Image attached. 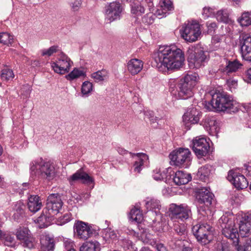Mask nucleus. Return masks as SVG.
I'll return each instance as SVG.
<instances>
[{"label": "nucleus", "instance_id": "nucleus-6", "mask_svg": "<svg viewBox=\"0 0 251 251\" xmlns=\"http://www.w3.org/2000/svg\"><path fill=\"white\" fill-rule=\"evenodd\" d=\"M212 229L209 224L203 223L194 226L192 230L198 241L202 245H206L212 240Z\"/></svg>", "mask_w": 251, "mask_h": 251}, {"label": "nucleus", "instance_id": "nucleus-18", "mask_svg": "<svg viewBox=\"0 0 251 251\" xmlns=\"http://www.w3.org/2000/svg\"><path fill=\"white\" fill-rule=\"evenodd\" d=\"M228 179L238 189L246 188L248 186L246 178L240 173L230 171L228 172Z\"/></svg>", "mask_w": 251, "mask_h": 251}, {"label": "nucleus", "instance_id": "nucleus-57", "mask_svg": "<svg viewBox=\"0 0 251 251\" xmlns=\"http://www.w3.org/2000/svg\"><path fill=\"white\" fill-rule=\"evenodd\" d=\"M82 4L81 0H74L71 3V8L73 11H78Z\"/></svg>", "mask_w": 251, "mask_h": 251}, {"label": "nucleus", "instance_id": "nucleus-22", "mask_svg": "<svg viewBox=\"0 0 251 251\" xmlns=\"http://www.w3.org/2000/svg\"><path fill=\"white\" fill-rule=\"evenodd\" d=\"M172 176H173V179L174 183L177 185L187 184L192 179L190 174L181 171H178L175 173L173 172Z\"/></svg>", "mask_w": 251, "mask_h": 251}, {"label": "nucleus", "instance_id": "nucleus-36", "mask_svg": "<svg viewBox=\"0 0 251 251\" xmlns=\"http://www.w3.org/2000/svg\"><path fill=\"white\" fill-rule=\"evenodd\" d=\"M162 10H157L156 14L158 15H162L164 13L163 10L172 11L174 9L173 2L171 0H162L161 2Z\"/></svg>", "mask_w": 251, "mask_h": 251}, {"label": "nucleus", "instance_id": "nucleus-61", "mask_svg": "<svg viewBox=\"0 0 251 251\" xmlns=\"http://www.w3.org/2000/svg\"><path fill=\"white\" fill-rule=\"evenodd\" d=\"M160 173V170H155L154 171V174L153 175V177L156 180H161L162 176H161Z\"/></svg>", "mask_w": 251, "mask_h": 251}, {"label": "nucleus", "instance_id": "nucleus-56", "mask_svg": "<svg viewBox=\"0 0 251 251\" xmlns=\"http://www.w3.org/2000/svg\"><path fill=\"white\" fill-rule=\"evenodd\" d=\"M216 251H232L230 245L227 244L218 243Z\"/></svg>", "mask_w": 251, "mask_h": 251}, {"label": "nucleus", "instance_id": "nucleus-54", "mask_svg": "<svg viewBox=\"0 0 251 251\" xmlns=\"http://www.w3.org/2000/svg\"><path fill=\"white\" fill-rule=\"evenodd\" d=\"M71 219L72 214L70 213H66L63 216L59 218V222L61 225L70 222Z\"/></svg>", "mask_w": 251, "mask_h": 251}, {"label": "nucleus", "instance_id": "nucleus-10", "mask_svg": "<svg viewBox=\"0 0 251 251\" xmlns=\"http://www.w3.org/2000/svg\"><path fill=\"white\" fill-rule=\"evenodd\" d=\"M181 36L186 41L193 42L198 40L201 34L200 24L196 22L188 23L181 30Z\"/></svg>", "mask_w": 251, "mask_h": 251}, {"label": "nucleus", "instance_id": "nucleus-45", "mask_svg": "<svg viewBox=\"0 0 251 251\" xmlns=\"http://www.w3.org/2000/svg\"><path fill=\"white\" fill-rule=\"evenodd\" d=\"M145 115L150 120L151 124H153V127L157 128L158 127V122L160 119L154 116L153 111H146L145 112Z\"/></svg>", "mask_w": 251, "mask_h": 251}, {"label": "nucleus", "instance_id": "nucleus-4", "mask_svg": "<svg viewBox=\"0 0 251 251\" xmlns=\"http://www.w3.org/2000/svg\"><path fill=\"white\" fill-rule=\"evenodd\" d=\"M211 104L218 111L235 113L238 110L235 101L225 93H218L212 96Z\"/></svg>", "mask_w": 251, "mask_h": 251}, {"label": "nucleus", "instance_id": "nucleus-9", "mask_svg": "<svg viewBox=\"0 0 251 251\" xmlns=\"http://www.w3.org/2000/svg\"><path fill=\"white\" fill-rule=\"evenodd\" d=\"M169 216L172 218L180 219L184 221L191 218L192 212L191 208L186 204L183 203L177 205L172 203L169 208Z\"/></svg>", "mask_w": 251, "mask_h": 251}, {"label": "nucleus", "instance_id": "nucleus-42", "mask_svg": "<svg viewBox=\"0 0 251 251\" xmlns=\"http://www.w3.org/2000/svg\"><path fill=\"white\" fill-rule=\"evenodd\" d=\"M14 74L12 70L9 69H4L2 70L0 77L3 81L8 82L11 81L14 77Z\"/></svg>", "mask_w": 251, "mask_h": 251}, {"label": "nucleus", "instance_id": "nucleus-46", "mask_svg": "<svg viewBox=\"0 0 251 251\" xmlns=\"http://www.w3.org/2000/svg\"><path fill=\"white\" fill-rule=\"evenodd\" d=\"M13 37L7 32L0 33V43L4 45L11 44L13 42Z\"/></svg>", "mask_w": 251, "mask_h": 251}, {"label": "nucleus", "instance_id": "nucleus-27", "mask_svg": "<svg viewBox=\"0 0 251 251\" xmlns=\"http://www.w3.org/2000/svg\"><path fill=\"white\" fill-rule=\"evenodd\" d=\"M145 201L148 210L151 211L152 213L154 212L156 215L160 213L161 205L159 200L153 198H147Z\"/></svg>", "mask_w": 251, "mask_h": 251}, {"label": "nucleus", "instance_id": "nucleus-28", "mask_svg": "<svg viewBox=\"0 0 251 251\" xmlns=\"http://www.w3.org/2000/svg\"><path fill=\"white\" fill-rule=\"evenodd\" d=\"M226 66L219 70L226 74L235 72L242 66V64L237 59L233 61L226 60Z\"/></svg>", "mask_w": 251, "mask_h": 251}, {"label": "nucleus", "instance_id": "nucleus-48", "mask_svg": "<svg viewBox=\"0 0 251 251\" xmlns=\"http://www.w3.org/2000/svg\"><path fill=\"white\" fill-rule=\"evenodd\" d=\"M93 84L89 81L83 82L81 86V93L83 95L89 94L92 91Z\"/></svg>", "mask_w": 251, "mask_h": 251}, {"label": "nucleus", "instance_id": "nucleus-29", "mask_svg": "<svg viewBox=\"0 0 251 251\" xmlns=\"http://www.w3.org/2000/svg\"><path fill=\"white\" fill-rule=\"evenodd\" d=\"M0 243L6 246L13 247L16 243L14 236L7 231L0 229Z\"/></svg>", "mask_w": 251, "mask_h": 251}, {"label": "nucleus", "instance_id": "nucleus-1", "mask_svg": "<svg viewBox=\"0 0 251 251\" xmlns=\"http://www.w3.org/2000/svg\"><path fill=\"white\" fill-rule=\"evenodd\" d=\"M154 60L158 68L164 67L168 70L181 68L185 60L182 51L176 46L160 47L154 54Z\"/></svg>", "mask_w": 251, "mask_h": 251}, {"label": "nucleus", "instance_id": "nucleus-47", "mask_svg": "<svg viewBox=\"0 0 251 251\" xmlns=\"http://www.w3.org/2000/svg\"><path fill=\"white\" fill-rule=\"evenodd\" d=\"M22 241L23 246L25 248H27L29 249L34 248L35 245V239L32 236V234Z\"/></svg>", "mask_w": 251, "mask_h": 251}, {"label": "nucleus", "instance_id": "nucleus-13", "mask_svg": "<svg viewBox=\"0 0 251 251\" xmlns=\"http://www.w3.org/2000/svg\"><path fill=\"white\" fill-rule=\"evenodd\" d=\"M239 45L243 59L251 62V35L246 33L241 34Z\"/></svg>", "mask_w": 251, "mask_h": 251}, {"label": "nucleus", "instance_id": "nucleus-59", "mask_svg": "<svg viewBox=\"0 0 251 251\" xmlns=\"http://www.w3.org/2000/svg\"><path fill=\"white\" fill-rule=\"evenodd\" d=\"M168 170H169V169H165V170H163L162 172H161L160 171V175L161 176H162V179H161V180H165V181H166L167 179H168V176H170V177H171V176H172V175H167Z\"/></svg>", "mask_w": 251, "mask_h": 251}, {"label": "nucleus", "instance_id": "nucleus-8", "mask_svg": "<svg viewBox=\"0 0 251 251\" xmlns=\"http://www.w3.org/2000/svg\"><path fill=\"white\" fill-rule=\"evenodd\" d=\"M187 61L191 69L199 68L203 66L206 61L207 55L204 50L201 49H189Z\"/></svg>", "mask_w": 251, "mask_h": 251}, {"label": "nucleus", "instance_id": "nucleus-62", "mask_svg": "<svg viewBox=\"0 0 251 251\" xmlns=\"http://www.w3.org/2000/svg\"><path fill=\"white\" fill-rule=\"evenodd\" d=\"M156 249L157 251H167L166 247L162 243L156 244Z\"/></svg>", "mask_w": 251, "mask_h": 251}, {"label": "nucleus", "instance_id": "nucleus-12", "mask_svg": "<svg viewBox=\"0 0 251 251\" xmlns=\"http://www.w3.org/2000/svg\"><path fill=\"white\" fill-rule=\"evenodd\" d=\"M63 202L58 194H51L47 200L46 206L44 208V212H48L53 217L61 209Z\"/></svg>", "mask_w": 251, "mask_h": 251}, {"label": "nucleus", "instance_id": "nucleus-30", "mask_svg": "<svg viewBox=\"0 0 251 251\" xmlns=\"http://www.w3.org/2000/svg\"><path fill=\"white\" fill-rule=\"evenodd\" d=\"M207 130H215L217 127L216 118L213 116L206 115L202 119L201 124Z\"/></svg>", "mask_w": 251, "mask_h": 251}, {"label": "nucleus", "instance_id": "nucleus-60", "mask_svg": "<svg viewBox=\"0 0 251 251\" xmlns=\"http://www.w3.org/2000/svg\"><path fill=\"white\" fill-rule=\"evenodd\" d=\"M198 212L199 213V219L201 218V216H203V220H205L206 219H207L205 215L206 214V213L205 212V210L203 209L202 207H200L198 208Z\"/></svg>", "mask_w": 251, "mask_h": 251}, {"label": "nucleus", "instance_id": "nucleus-40", "mask_svg": "<svg viewBox=\"0 0 251 251\" xmlns=\"http://www.w3.org/2000/svg\"><path fill=\"white\" fill-rule=\"evenodd\" d=\"M99 245L97 241L84 243L80 248V251H96Z\"/></svg>", "mask_w": 251, "mask_h": 251}, {"label": "nucleus", "instance_id": "nucleus-64", "mask_svg": "<svg viewBox=\"0 0 251 251\" xmlns=\"http://www.w3.org/2000/svg\"><path fill=\"white\" fill-rule=\"evenodd\" d=\"M117 151L119 152V154L122 155H124L126 154H127L128 152V151L124 149V148H121V147H118L117 149Z\"/></svg>", "mask_w": 251, "mask_h": 251}, {"label": "nucleus", "instance_id": "nucleus-32", "mask_svg": "<svg viewBox=\"0 0 251 251\" xmlns=\"http://www.w3.org/2000/svg\"><path fill=\"white\" fill-rule=\"evenodd\" d=\"M91 77L96 82L105 81L108 78V72L106 70L102 69L92 73Z\"/></svg>", "mask_w": 251, "mask_h": 251}, {"label": "nucleus", "instance_id": "nucleus-24", "mask_svg": "<svg viewBox=\"0 0 251 251\" xmlns=\"http://www.w3.org/2000/svg\"><path fill=\"white\" fill-rule=\"evenodd\" d=\"M143 64V62L140 59H132L128 62L127 68L132 75H135L142 70Z\"/></svg>", "mask_w": 251, "mask_h": 251}, {"label": "nucleus", "instance_id": "nucleus-38", "mask_svg": "<svg viewBox=\"0 0 251 251\" xmlns=\"http://www.w3.org/2000/svg\"><path fill=\"white\" fill-rule=\"evenodd\" d=\"M31 234L30 231L27 227H20L16 232V237L20 241H23Z\"/></svg>", "mask_w": 251, "mask_h": 251}, {"label": "nucleus", "instance_id": "nucleus-5", "mask_svg": "<svg viewBox=\"0 0 251 251\" xmlns=\"http://www.w3.org/2000/svg\"><path fill=\"white\" fill-rule=\"evenodd\" d=\"M169 157L172 165L187 168L191 164V152L188 149L179 148L173 151Z\"/></svg>", "mask_w": 251, "mask_h": 251}, {"label": "nucleus", "instance_id": "nucleus-31", "mask_svg": "<svg viewBox=\"0 0 251 251\" xmlns=\"http://www.w3.org/2000/svg\"><path fill=\"white\" fill-rule=\"evenodd\" d=\"M52 216L48 212H44L43 210L41 215L35 221L38 224L39 228H42L48 227L52 219Z\"/></svg>", "mask_w": 251, "mask_h": 251}, {"label": "nucleus", "instance_id": "nucleus-26", "mask_svg": "<svg viewBox=\"0 0 251 251\" xmlns=\"http://www.w3.org/2000/svg\"><path fill=\"white\" fill-rule=\"evenodd\" d=\"M27 206L29 210L33 213L38 211L42 206L40 198L37 195H31L28 198Z\"/></svg>", "mask_w": 251, "mask_h": 251}, {"label": "nucleus", "instance_id": "nucleus-3", "mask_svg": "<svg viewBox=\"0 0 251 251\" xmlns=\"http://www.w3.org/2000/svg\"><path fill=\"white\" fill-rule=\"evenodd\" d=\"M199 80V76L196 73L187 74L181 78L176 86L179 99L186 100L192 98Z\"/></svg>", "mask_w": 251, "mask_h": 251}, {"label": "nucleus", "instance_id": "nucleus-58", "mask_svg": "<svg viewBox=\"0 0 251 251\" xmlns=\"http://www.w3.org/2000/svg\"><path fill=\"white\" fill-rule=\"evenodd\" d=\"M226 84L232 92V89L235 90L237 86V81L233 79H228L226 81Z\"/></svg>", "mask_w": 251, "mask_h": 251}, {"label": "nucleus", "instance_id": "nucleus-21", "mask_svg": "<svg viewBox=\"0 0 251 251\" xmlns=\"http://www.w3.org/2000/svg\"><path fill=\"white\" fill-rule=\"evenodd\" d=\"M172 232L173 233V238L181 241L185 238L186 234V226L183 223L175 222L172 228Z\"/></svg>", "mask_w": 251, "mask_h": 251}, {"label": "nucleus", "instance_id": "nucleus-33", "mask_svg": "<svg viewBox=\"0 0 251 251\" xmlns=\"http://www.w3.org/2000/svg\"><path fill=\"white\" fill-rule=\"evenodd\" d=\"M25 206L22 202H17L13 207L14 218L18 220L20 217L23 216L25 214Z\"/></svg>", "mask_w": 251, "mask_h": 251}, {"label": "nucleus", "instance_id": "nucleus-50", "mask_svg": "<svg viewBox=\"0 0 251 251\" xmlns=\"http://www.w3.org/2000/svg\"><path fill=\"white\" fill-rule=\"evenodd\" d=\"M57 46H52L48 49H45L42 50V56H50L53 53H56L58 50Z\"/></svg>", "mask_w": 251, "mask_h": 251}, {"label": "nucleus", "instance_id": "nucleus-11", "mask_svg": "<svg viewBox=\"0 0 251 251\" xmlns=\"http://www.w3.org/2000/svg\"><path fill=\"white\" fill-rule=\"evenodd\" d=\"M124 7L121 2L115 1L105 6V20L109 23L121 19Z\"/></svg>", "mask_w": 251, "mask_h": 251}, {"label": "nucleus", "instance_id": "nucleus-51", "mask_svg": "<svg viewBox=\"0 0 251 251\" xmlns=\"http://www.w3.org/2000/svg\"><path fill=\"white\" fill-rule=\"evenodd\" d=\"M215 15V9L210 7H205L203 8L202 16L206 19Z\"/></svg>", "mask_w": 251, "mask_h": 251}, {"label": "nucleus", "instance_id": "nucleus-19", "mask_svg": "<svg viewBox=\"0 0 251 251\" xmlns=\"http://www.w3.org/2000/svg\"><path fill=\"white\" fill-rule=\"evenodd\" d=\"M214 195L207 188L200 189L197 193L196 198L200 204H204L206 206L211 205L214 201Z\"/></svg>", "mask_w": 251, "mask_h": 251}, {"label": "nucleus", "instance_id": "nucleus-7", "mask_svg": "<svg viewBox=\"0 0 251 251\" xmlns=\"http://www.w3.org/2000/svg\"><path fill=\"white\" fill-rule=\"evenodd\" d=\"M222 228V234L228 239L238 241L239 233L234 221L227 216L223 215L219 220Z\"/></svg>", "mask_w": 251, "mask_h": 251}, {"label": "nucleus", "instance_id": "nucleus-41", "mask_svg": "<svg viewBox=\"0 0 251 251\" xmlns=\"http://www.w3.org/2000/svg\"><path fill=\"white\" fill-rule=\"evenodd\" d=\"M85 73L82 70L75 68L71 73L66 75L67 80H72L81 76H85Z\"/></svg>", "mask_w": 251, "mask_h": 251}, {"label": "nucleus", "instance_id": "nucleus-52", "mask_svg": "<svg viewBox=\"0 0 251 251\" xmlns=\"http://www.w3.org/2000/svg\"><path fill=\"white\" fill-rule=\"evenodd\" d=\"M206 27L207 28V33L208 34L212 35L215 33V31L217 28V24L215 22L206 23Z\"/></svg>", "mask_w": 251, "mask_h": 251}, {"label": "nucleus", "instance_id": "nucleus-44", "mask_svg": "<svg viewBox=\"0 0 251 251\" xmlns=\"http://www.w3.org/2000/svg\"><path fill=\"white\" fill-rule=\"evenodd\" d=\"M130 218L133 221L139 223L143 220L142 214L140 211L137 208L132 209L130 212Z\"/></svg>", "mask_w": 251, "mask_h": 251}, {"label": "nucleus", "instance_id": "nucleus-17", "mask_svg": "<svg viewBox=\"0 0 251 251\" xmlns=\"http://www.w3.org/2000/svg\"><path fill=\"white\" fill-rule=\"evenodd\" d=\"M81 180L83 184L90 185L94 182V179L84 172L83 168L78 170L68 178L70 184L72 185L75 181Z\"/></svg>", "mask_w": 251, "mask_h": 251}, {"label": "nucleus", "instance_id": "nucleus-55", "mask_svg": "<svg viewBox=\"0 0 251 251\" xmlns=\"http://www.w3.org/2000/svg\"><path fill=\"white\" fill-rule=\"evenodd\" d=\"M153 15L151 13H149L145 15L142 19V21L143 23L147 25H151L153 23L154 21Z\"/></svg>", "mask_w": 251, "mask_h": 251}, {"label": "nucleus", "instance_id": "nucleus-63", "mask_svg": "<svg viewBox=\"0 0 251 251\" xmlns=\"http://www.w3.org/2000/svg\"><path fill=\"white\" fill-rule=\"evenodd\" d=\"M199 173H201V178L205 179V178H207L208 176V172H204V168H201L200 171H199Z\"/></svg>", "mask_w": 251, "mask_h": 251}, {"label": "nucleus", "instance_id": "nucleus-15", "mask_svg": "<svg viewBox=\"0 0 251 251\" xmlns=\"http://www.w3.org/2000/svg\"><path fill=\"white\" fill-rule=\"evenodd\" d=\"M71 63V59L63 54L57 61L51 63V67L55 73L63 75L69 72Z\"/></svg>", "mask_w": 251, "mask_h": 251}, {"label": "nucleus", "instance_id": "nucleus-20", "mask_svg": "<svg viewBox=\"0 0 251 251\" xmlns=\"http://www.w3.org/2000/svg\"><path fill=\"white\" fill-rule=\"evenodd\" d=\"M201 115V112L197 110L195 107H193L189 109L183 115V122L185 123V125L189 123L192 124H197L200 120Z\"/></svg>", "mask_w": 251, "mask_h": 251}, {"label": "nucleus", "instance_id": "nucleus-43", "mask_svg": "<svg viewBox=\"0 0 251 251\" xmlns=\"http://www.w3.org/2000/svg\"><path fill=\"white\" fill-rule=\"evenodd\" d=\"M131 13L136 16L142 15L145 12L144 7L139 3H133L131 4Z\"/></svg>", "mask_w": 251, "mask_h": 251}, {"label": "nucleus", "instance_id": "nucleus-49", "mask_svg": "<svg viewBox=\"0 0 251 251\" xmlns=\"http://www.w3.org/2000/svg\"><path fill=\"white\" fill-rule=\"evenodd\" d=\"M31 91V86L29 84H26L24 85L21 88V93L24 98H28L30 96Z\"/></svg>", "mask_w": 251, "mask_h": 251}, {"label": "nucleus", "instance_id": "nucleus-39", "mask_svg": "<svg viewBox=\"0 0 251 251\" xmlns=\"http://www.w3.org/2000/svg\"><path fill=\"white\" fill-rule=\"evenodd\" d=\"M235 246L238 251H251V238L246 239L242 245H239L237 241Z\"/></svg>", "mask_w": 251, "mask_h": 251}, {"label": "nucleus", "instance_id": "nucleus-16", "mask_svg": "<svg viewBox=\"0 0 251 251\" xmlns=\"http://www.w3.org/2000/svg\"><path fill=\"white\" fill-rule=\"evenodd\" d=\"M74 232L78 237L86 240L93 234L94 230L87 223L81 221H77L74 226Z\"/></svg>", "mask_w": 251, "mask_h": 251}, {"label": "nucleus", "instance_id": "nucleus-14", "mask_svg": "<svg viewBox=\"0 0 251 251\" xmlns=\"http://www.w3.org/2000/svg\"><path fill=\"white\" fill-rule=\"evenodd\" d=\"M192 149L195 154L200 158L208 154L210 146L205 138L196 137L193 140Z\"/></svg>", "mask_w": 251, "mask_h": 251}, {"label": "nucleus", "instance_id": "nucleus-23", "mask_svg": "<svg viewBox=\"0 0 251 251\" xmlns=\"http://www.w3.org/2000/svg\"><path fill=\"white\" fill-rule=\"evenodd\" d=\"M41 249L42 251H53L55 241L49 235L42 234L40 237Z\"/></svg>", "mask_w": 251, "mask_h": 251}, {"label": "nucleus", "instance_id": "nucleus-37", "mask_svg": "<svg viewBox=\"0 0 251 251\" xmlns=\"http://www.w3.org/2000/svg\"><path fill=\"white\" fill-rule=\"evenodd\" d=\"M216 17L218 21L225 23H228L230 20L229 13L227 9H221L217 12Z\"/></svg>", "mask_w": 251, "mask_h": 251}, {"label": "nucleus", "instance_id": "nucleus-2", "mask_svg": "<svg viewBox=\"0 0 251 251\" xmlns=\"http://www.w3.org/2000/svg\"><path fill=\"white\" fill-rule=\"evenodd\" d=\"M30 174L32 178L49 182L56 176L57 169L53 162L45 161L42 157L37 158L30 163Z\"/></svg>", "mask_w": 251, "mask_h": 251}, {"label": "nucleus", "instance_id": "nucleus-35", "mask_svg": "<svg viewBox=\"0 0 251 251\" xmlns=\"http://www.w3.org/2000/svg\"><path fill=\"white\" fill-rule=\"evenodd\" d=\"M239 236L247 237L251 233V226L245 223H239Z\"/></svg>", "mask_w": 251, "mask_h": 251}, {"label": "nucleus", "instance_id": "nucleus-25", "mask_svg": "<svg viewBox=\"0 0 251 251\" xmlns=\"http://www.w3.org/2000/svg\"><path fill=\"white\" fill-rule=\"evenodd\" d=\"M132 157L137 156V159L133 164L134 171L140 173L143 169L145 162L148 159V155L144 153H134L129 152Z\"/></svg>", "mask_w": 251, "mask_h": 251}, {"label": "nucleus", "instance_id": "nucleus-34", "mask_svg": "<svg viewBox=\"0 0 251 251\" xmlns=\"http://www.w3.org/2000/svg\"><path fill=\"white\" fill-rule=\"evenodd\" d=\"M238 22L242 26H248L251 25V12H243L238 19Z\"/></svg>", "mask_w": 251, "mask_h": 251}, {"label": "nucleus", "instance_id": "nucleus-53", "mask_svg": "<svg viewBox=\"0 0 251 251\" xmlns=\"http://www.w3.org/2000/svg\"><path fill=\"white\" fill-rule=\"evenodd\" d=\"M239 222L251 226V213H247L242 215Z\"/></svg>", "mask_w": 251, "mask_h": 251}]
</instances>
